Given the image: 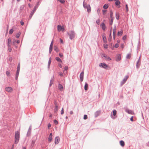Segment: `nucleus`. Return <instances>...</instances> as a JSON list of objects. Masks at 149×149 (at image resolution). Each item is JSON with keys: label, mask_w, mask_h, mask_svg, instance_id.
<instances>
[{"label": "nucleus", "mask_w": 149, "mask_h": 149, "mask_svg": "<svg viewBox=\"0 0 149 149\" xmlns=\"http://www.w3.org/2000/svg\"><path fill=\"white\" fill-rule=\"evenodd\" d=\"M120 145L122 146H124L125 145V143L124 141H121L120 142Z\"/></svg>", "instance_id": "nucleus-23"}, {"label": "nucleus", "mask_w": 149, "mask_h": 149, "mask_svg": "<svg viewBox=\"0 0 149 149\" xmlns=\"http://www.w3.org/2000/svg\"><path fill=\"white\" fill-rule=\"evenodd\" d=\"M126 10L127 12H128V8L127 6V5L126 4Z\"/></svg>", "instance_id": "nucleus-46"}, {"label": "nucleus", "mask_w": 149, "mask_h": 149, "mask_svg": "<svg viewBox=\"0 0 149 149\" xmlns=\"http://www.w3.org/2000/svg\"><path fill=\"white\" fill-rule=\"evenodd\" d=\"M99 66L100 67H103L105 69H107L108 67V65L104 63H101L99 65Z\"/></svg>", "instance_id": "nucleus-4"}, {"label": "nucleus", "mask_w": 149, "mask_h": 149, "mask_svg": "<svg viewBox=\"0 0 149 149\" xmlns=\"http://www.w3.org/2000/svg\"><path fill=\"white\" fill-rule=\"evenodd\" d=\"M84 72L83 71L82 72H81L80 75V79L81 81H82L83 80V78H84Z\"/></svg>", "instance_id": "nucleus-8"}, {"label": "nucleus", "mask_w": 149, "mask_h": 149, "mask_svg": "<svg viewBox=\"0 0 149 149\" xmlns=\"http://www.w3.org/2000/svg\"><path fill=\"white\" fill-rule=\"evenodd\" d=\"M59 55L61 57H62L63 56V55L62 53H59Z\"/></svg>", "instance_id": "nucleus-57"}, {"label": "nucleus", "mask_w": 149, "mask_h": 149, "mask_svg": "<svg viewBox=\"0 0 149 149\" xmlns=\"http://www.w3.org/2000/svg\"><path fill=\"white\" fill-rule=\"evenodd\" d=\"M19 70H19V69L17 70V72H16V77H15V79L16 80H17L18 79V75H19Z\"/></svg>", "instance_id": "nucleus-16"}, {"label": "nucleus", "mask_w": 149, "mask_h": 149, "mask_svg": "<svg viewBox=\"0 0 149 149\" xmlns=\"http://www.w3.org/2000/svg\"><path fill=\"white\" fill-rule=\"evenodd\" d=\"M126 111L129 114H133L134 112L131 110H129L128 109H126Z\"/></svg>", "instance_id": "nucleus-18"}, {"label": "nucleus", "mask_w": 149, "mask_h": 149, "mask_svg": "<svg viewBox=\"0 0 149 149\" xmlns=\"http://www.w3.org/2000/svg\"><path fill=\"white\" fill-rule=\"evenodd\" d=\"M51 62V58H49V61H48V65L49 66L50 65Z\"/></svg>", "instance_id": "nucleus-37"}, {"label": "nucleus", "mask_w": 149, "mask_h": 149, "mask_svg": "<svg viewBox=\"0 0 149 149\" xmlns=\"http://www.w3.org/2000/svg\"><path fill=\"white\" fill-rule=\"evenodd\" d=\"M121 47L122 48H124V45L123 44H122L121 45Z\"/></svg>", "instance_id": "nucleus-58"}, {"label": "nucleus", "mask_w": 149, "mask_h": 149, "mask_svg": "<svg viewBox=\"0 0 149 149\" xmlns=\"http://www.w3.org/2000/svg\"><path fill=\"white\" fill-rule=\"evenodd\" d=\"M68 34L70 38L71 39H72L74 38L75 36V33L73 31H70L68 33Z\"/></svg>", "instance_id": "nucleus-2"}, {"label": "nucleus", "mask_w": 149, "mask_h": 149, "mask_svg": "<svg viewBox=\"0 0 149 149\" xmlns=\"http://www.w3.org/2000/svg\"><path fill=\"white\" fill-rule=\"evenodd\" d=\"M48 141L49 142H51L52 140V133H50L49 136L48 138Z\"/></svg>", "instance_id": "nucleus-10"}, {"label": "nucleus", "mask_w": 149, "mask_h": 149, "mask_svg": "<svg viewBox=\"0 0 149 149\" xmlns=\"http://www.w3.org/2000/svg\"><path fill=\"white\" fill-rule=\"evenodd\" d=\"M6 74L8 76H9L10 75V73L8 71H7L6 72Z\"/></svg>", "instance_id": "nucleus-50"}, {"label": "nucleus", "mask_w": 149, "mask_h": 149, "mask_svg": "<svg viewBox=\"0 0 149 149\" xmlns=\"http://www.w3.org/2000/svg\"><path fill=\"white\" fill-rule=\"evenodd\" d=\"M35 142H36L35 140H34L32 141V142H31V146L32 147H33L34 144L35 143Z\"/></svg>", "instance_id": "nucleus-25"}, {"label": "nucleus", "mask_w": 149, "mask_h": 149, "mask_svg": "<svg viewBox=\"0 0 149 149\" xmlns=\"http://www.w3.org/2000/svg\"><path fill=\"white\" fill-rule=\"evenodd\" d=\"M54 49L56 51V52H58V48L56 46H55L54 47Z\"/></svg>", "instance_id": "nucleus-31"}, {"label": "nucleus", "mask_w": 149, "mask_h": 149, "mask_svg": "<svg viewBox=\"0 0 149 149\" xmlns=\"http://www.w3.org/2000/svg\"><path fill=\"white\" fill-rule=\"evenodd\" d=\"M117 113V111L116 110H114L113 111V115L114 116L116 115Z\"/></svg>", "instance_id": "nucleus-33"}, {"label": "nucleus", "mask_w": 149, "mask_h": 149, "mask_svg": "<svg viewBox=\"0 0 149 149\" xmlns=\"http://www.w3.org/2000/svg\"><path fill=\"white\" fill-rule=\"evenodd\" d=\"M58 74L61 76H63V74L62 72H59L58 73Z\"/></svg>", "instance_id": "nucleus-52"}, {"label": "nucleus", "mask_w": 149, "mask_h": 149, "mask_svg": "<svg viewBox=\"0 0 149 149\" xmlns=\"http://www.w3.org/2000/svg\"><path fill=\"white\" fill-rule=\"evenodd\" d=\"M131 57V54H128L126 56V58H130Z\"/></svg>", "instance_id": "nucleus-36"}, {"label": "nucleus", "mask_w": 149, "mask_h": 149, "mask_svg": "<svg viewBox=\"0 0 149 149\" xmlns=\"http://www.w3.org/2000/svg\"><path fill=\"white\" fill-rule=\"evenodd\" d=\"M127 36L126 35L124 36L123 38V40H125L126 39Z\"/></svg>", "instance_id": "nucleus-51"}, {"label": "nucleus", "mask_w": 149, "mask_h": 149, "mask_svg": "<svg viewBox=\"0 0 149 149\" xmlns=\"http://www.w3.org/2000/svg\"><path fill=\"white\" fill-rule=\"evenodd\" d=\"M101 27L103 30L105 31L106 30V26L105 25L104 23H102L101 25Z\"/></svg>", "instance_id": "nucleus-9"}, {"label": "nucleus", "mask_w": 149, "mask_h": 149, "mask_svg": "<svg viewBox=\"0 0 149 149\" xmlns=\"http://www.w3.org/2000/svg\"><path fill=\"white\" fill-rule=\"evenodd\" d=\"M52 47H51V46H50L49 50V52L50 53H51L52 51Z\"/></svg>", "instance_id": "nucleus-35"}, {"label": "nucleus", "mask_w": 149, "mask_h": 149, "mask_svg": "<svg viewBox=\"0 0 149 149\" xmlns=\"http://www.w3.org/2000/svg\"><path fill=\"white\" fill-rule=\"evenodd\" d=\"M8 50L9 52H11L12 51V48L11 47V46H8Z\"/></svg>", "instance_id": "nucleus-34"}, {"label": "nucleus", "mask_w": 149, "mask_h": 149, "mask_svg": "<svg viewBox=\"0 0 149 149\" xmlns=\"http://www.w3.org/2000/svg\"><path fill=\"white\" fill-rule=\"evenodd\" d=\"M83 6L84 8H86L87 11L88 12H90L91 11V7L89 5H85V4H84Z\"/></svg>", "instance_id": "nucleus-3"}, {"label": "nucleus", "mask_w": 149, "mask_h": 149, "mask_svg": "<svg viewBox=\"0 0 149 149\" xmlns=\"http://www.w3.org/2000/svg\"><path fill=\"white\" fill-rule=\"evenodd\" d=\"M111 39H112V36H111V33H110V35H109V41H111Z\"/></svg>", "instance_id": "nucleus-30"}, {"label": "nucleus", "mask_w": 149, "mask_h": 149, "mask_svg": "<svg viewBox=\"0 0 149 149\" xmlns=\"http://www.w3.org/2000/svg\"><path fill=\"white\" fill-rule=\"evenodd\" d=\"M130 120L132 121H133V116H132L131 118H130Z\"/></svg>", "instance_id": "nucleus-59"}, {"label": "nucleus", "mask_w": 149, "mask_h": 149, "mask_svg": "<svg viewBox=\"0 0 149 149\" xmlns=\"http://www.w3.org/2000/svg\"><path fill=\"white\" fill-rule=\"evenodd\" d=\"M100 113V111H97L96 112V113L99 115Z\"/></svg>", "instance_id": "nucleus-63"}, {"label": "nucleus", "mask_w": 149, "mask_h": 149, "mask_svg": "<svg viewBox=\"0 0 149 149\" xmlns=\"http://www.w3.org/2000/svg\"><path fill=\"white\" fill-rule=\"evenodd\" d=\"M119 45L118 44H116L115 45V47L116 48H118L119 47Z\"/></svg>", "instance_id": "nucleus-47"}, {"label": "nucleus", "mask_w": 149, "mask_h": 149, "mask_svg": "<svg viewBox=\"0 0 149 149\" xmlns=\"http://www.w3.org/2000/svg\"><path fill=\"white\" fill-rule=\"evenodd\" d=\"M108 4H104V5L103 7L104 9H106L108 8Z\"/></svg>", "instance_id": "nucleus-27"}, {"label": "nucleus", "mask_w": 149, "mask_h": 149, "mask_svg": "<svg viewBox=\"0 0 149 149\" xmlns=\"http://www.w3.org/2000/svg\"><path fill=\"white\" fill-rule=\"evenodd\" d=\"M96 23L98 24H99V23H100V20L99 19H97L96 21Z\"/></svg>", "instance_id": "nucleus-54"}, {"label": "nucleus", "mask_w": 149, "mask_h": 149, "mask_svg": "<svg viewBox=\"0 0 149 149\" xmlns=\"http://www.w3.org/2000/svg\"><path fill=\"white\" fill-rule=\"evenodd\" d=\"M113 18H111V21L110 22L109 24H110V25H112V24H113Z\"/></svg>", "instance_id": "nucleus-49"}, {"label": "nucleus", "mask_w": 149, "mask_h": 149, "mask_svg": "<svg viewBox=\"0 0 149 149\" xmlns=\"http://www.w3.org/2000/svg\"><path fill=\"white\" fill-rule=\"evenodd\" d=\"M38 5H36V6L34 7V8H36V9H37V8H38Z\"/></svg>", "instance_id": "nucleus-62"}, {"label": "nucleus", "mask_w": 149, "mask_h": 149, "mask_svg": "<svg viewBox=\"0 0 149 149\" xmlns=\"http://www.w3.org/2000/svg\"><path fill=\"white\" fill-rule=\"evenodd\" d=\"M6 91L9 92H11L13 91L12 88L10 87H7L6 88Z\"/></svg>", "instance_id": "nucleus-6"}, {"label": "nucleus", "mask_w": 149, "mask_h": 149, "mask_svg": "<svg viewBox=\"0 0 149 149\" xmlns=\"http://www.w3.org/2000/svg\"><path fill=\"white\" fill-rule=\"evenodd\" d=\"M36 8H34L33 10L32 11H34V12L35 13V12L36 11Z\"/></svg>", "instance_id": "nucleus-60"}, {"label": "nucleus", "mask_w": 149, "mask_h": 149, "mask_svg": "<svg viewBox=\"0 0 149 149\" xmlns=\"http://www.w3.org/2000/svg\"><path fill=\"white\" fill-rule=\"evenodd\" d=\"M88 117L87 115H85L84 116V119L85 120Z\"/></svg>", "instance_id": "nucleus-45"}, {"label": "nucleus", "mask_w": 149, "mask_h": 149, "mask_svg": "<svg viewBox=\"0 0 149 149\" xmlns=\"http://www.w3.org/2000/svg\"><path fill=\"white\" fill-rule=\"evenodd\" d=\"M116 26H115L113 27V37L114 39H115L116 36Z\"/></svg>", "instance_id": "nucleus-5"}, {"label": "nucleus", "mask_w": 149, "mask_h": 149, "mask_svg": "<svg viewBox=\"0 0 149 149\" xmlns=\"http://www.w3.org/2000/svg\"><path fill=\"white\" fill-rule=\"evenodd\" d=\"M102 12H103V14L104 15L105 14V13L107 12V10H102Z\"/></svg>", "instance_id": "nucleus-44"}, {"label": "nucleus", "mask_w": 149, "mask_h": 149, "mask_svg": "<svg viewBox=\"0 0 149 149\" xmlns=\"http://www.w3.org/2000/svg\"><path fill=\"white\" fill-rule=\"evenodd\" d=\"M64 113V111L63 108H62V110H61V114H62V115Z\"/></svg>", "instance_id": "nucleus-42"}, {"label": "nucleus", "mask_w": 149, "mask_h": 149, "mask_svg": "<svg viewBox=\"0 0 149 149\" xmlns=\"http://www.w3.org/2000/svg\"><path fill=\"white\" fill-rule=\"evenodd\" d=\"M60 141L59 137L58 136L56 137L55 139V144H58Z\"/></svg>", "instance_id": "nucleus-7"}, {"label": "nucleus", "mask_w": 149, "mask_h": 149, "mask_svg": "<svg viewBox=\"0 0 149 149\" xmlns=\"http://www.w3.org/2000/svg\"><path fill=\"white\" fill-rule=\"evenodd\" d=\"M139 60L137 62V63H136V67H137V68H138L139 67V66L140 65V64H139Z\"/></svg>", "instance_id": "nucleus-32"}, {"label": "nucleus", "mask_w": 149, "mask_h": 149, "mask_svg": "<svg viewBox=\"0 0 149 149\" xmlns=\"http://www.w3.org/2000/svg\"><path fill=\"white\" fill-rule=\"evenodd\" d=\"M123 33V31L121 30L120 31H118V36H121Z\"/></svg>", "instance_id": "nucleus-20"}, {"label": "nucleus", "mask_w": 149, "mask_h": 149, "mask_svg": "<svg viewBox=\"0 0 149 149\" xmlns=\"http://www.w3.org/2000/svg\"><path fill=\"white\" fill-rule=\"evenodd\" d=\"M20 138V132L18 131L15 132V143L17 144L19 142Z\"/></svg>", "instance_id": "nucleus-1"}, {"label": "nucleus", "mask_w": 149, "mask_h": 149, "mask_svg": "<svg viewBox=\"0 0 149 149\" xmlns=\"http://www.w3.org/2000/svg\"><path fill=\"white\" fill-rule=\"evenodd\" d=\"M116 5L117 6H118V8L120 7V6L119 5L120 4V2L118 0H115Z\"/></svg>", "instance_id": "nucleus-12"}, {"label": "nucleus", "mask_w": 149, "mask_h": 149, "mask_svg": "<svg viewBox=\"0 0 149 149\" xmlns=\"http://www.w3.org/2000/svg\"><path fill=\"white\" fill-rule=\"evenodd\" d=\"M117 58H116V61H120L121 59V55L120 54L117 55Z\"/></svg>", "instance_id": "nucleus-15"}, {"label": "nucleus", "mask_w": 149, "mask_h": 149, "mask_svg": "<svg viewBox=\"0 0 149 149\" xmlns=\"http://www.w3.org/2000/svg\"><path fill=\"white\" fill-rule=\"evenodd\" d=\"M103 40L104 42H107V39L106 36L104 35L102 36Z\"/></svg>", "instance_id": "nucleus-19"}, {"label": "nucleus", "mask_w": 149, "mask_h": 149, "mask_svg": "<svg viewBox=\"0 0 149 149\" xmlns=\"http://www.w3.org/2000/svg\"><path fill=\"white\" fill-rule=\"evenodd\" d=\"M56 60L58 62H62L61 60L58 57H56Z\"/></svg>", "instance_id": "nucleus-28"}, {"label": "nucleus", "mask_w": 149, "mask_h": 149, "mask_svg": "<svg viewBox=\"0 0 149 149\" xmlns=\"http://www.w3.org/2000/svg\"><path fill=\"white\" fill-rule=\"evenodd\" d=\"M57 29L59 31H61L62 29L64 30V29L60 25H58L57 26Z\"/></svg>", "instance_id": "nucleus-14"}, {"label": "nucleus", "mask_w": 149, "mask_h": 149, "mask_svg": "<svg viewBox=\"0 0 149 149\" xmlns=\"http://www.w3.org/2000/svg\"><path fill=\"white\" fill-rule=\"evenodd\" d=\"M11 38H9L8 39V46H11Z\"/></svg>", "instance_id": "nucleus-13"}, {"label": "nucleus", "mask_w": 149, "mask_h": 149, "mask_svg": "<svg viewBox=\"0 0 149 149\" xmlns=\"http://www.w3.org/2000/svg\"><path fill=\"white\" fill-rule=\"evenodd\" d=\"M34 11H31L30 15V16L29 17V19H30L32 16L33 15V14H34Z\"/></svg>", "instance_id": "nucleus-24"}, {"label": "nucleus", "mask_w": 149, "mask_h": 149, "mask_svg": "<svg viewBox=\"0 0 149 149\" xmlns=\"http://www.w3.org/2000/svg\"><path fill=\"white\" fill-rule=\"evenodd\" d=\"M113 13L112 11H110V15L111 17V18H113V17H112V16H113Z\"/></svg>", "instance_id": "nucleus-40"}, {"label": "nucleus", "mask_w": 149, "mask_h": 149, "mask_svg": "<svg viewBox=\"0 0 149 149\" xmlns=\"http://www.w3.org/2000/svg\"><path fill=\"white\" fill-rule=\"evenodd\" d=\"M88 85L87 83H85V86H84V89L85 91H87L88 90Z\"/></svg>", "instance_id": "nucleus-22"}, {"label": "nucleus", "mask_w": 149, "mask_h": 149, "mask_svg": "<svg viewBox=\"0 0 149 149\" xmlns=\"http://www.w3.org/2000/svg\"><path fill=\"white\" fill-rule=\"evenodd\" d=\"M20 64L19 63L17 67V69H19L20 70Z\"/></svg>", "instance_id": "nucleus-53"}, {"label": "nucleus", "mask_w": 149, "mask_h": 149, "mask_svg": "<svg viewBox=\"0 0 149 149\" xmlns=\"http://www.w3.org/2000/svg\"><path fill=\"white\" fill-rule=\"evenodd\" d=\"M102 57L103 58H104L105 59L108 60H110L111 59L109 57L104 54H103L102 55Z\"/></svg>", "instance_id": "nucleus-11"}, {"label": "nucleus", "mask_w": 149, "mask_h": 149, "mask_svg": "<svg viewBox=\"0 0 149 149\" xmlns=\"http://www.w3.org/2000/svg\"><path fill=\"white\" fill-rule=\"evenodd\" d=\"M128 77L127 76H126V77H125V78H124L123 80L124 81L123 84L126 81V80L128 78Z\"/></svg>", "instance_id": "nucleus-29"}, {"label": "nucleus", "mask_w": 149, "mask_h": 149, "mask_svg": "<svg viewBox=\"0 0 149 149\" xmlns=\"http://www.w3.org/2000/svg\"><path fill=\"white\" fill-rule=\"evenodd\" d=\"M58 87L60 91L63 90V86L61 84H59L58 86Z\"/></svg>", "instance_id": "nucleus-17"}, {"label": "nucleus", "mask_w": 149, "mask_h": 149, "mask_svg": "<svg viewBox=\"0 0 149 149\" xmlns=\"http://www.w3.org/2000/svg\"><path fill=\"white\" fill-rule=\"evenodd\" d=\"M68 66H65V68H64V72H63L64 74L67 73V71H66V70H68Z\"/></svg>", "instance_id": "nucleus-21"}, {"label": "nucleus", "mask_w": 149, "mask_h": 149, "mask_svg": "<svg viewBox=\"0 0 149 149\" xmlns=\"http://www.w3.org/2000/svg\"><path fill=\"white\" fill-rule=\"evenodd\" d=\"M13 29H10L9 32V33L10 34H12L13 33Z\"/></svg>", "instance_id": "nucleus-43"}, {"label": "nucleus", "mask_w": 149, "mask_h": 149, "mask_svg": "<svg viewBox=\"0 0 149 149\" xmlns=\"http://www.w3.org/2000/svg\"><path fill=\"white\" fill-rule=\"evenodd\" d=\"M54 122L56 125H57L58 123V122L56 120H54Z\"/></svg>", "instance_id": "nucleus-39"}, {"label": "nucleus", "mask_w": 149, "mask_h": 149, "mask_svg": "<svg viewBox=\"0 0 149 149\" xmlns=\"http://www.w3.org/2000/svg\"><path fill=\"white\" fill-rule=\"evenodd\" d=\"M116 18L117 20L119 19V15L118 13H116Z\"/></svg>", "instance_id": "nucleus-26"}, {"label": "nucleus", "mask_w": 149, "mask_h": 149, "mask_svg": "<svg viewBox=\"0 0 149 149\" xmlns=\"http://www.w3.org/2000/svg\"><path fill=\"white\" fill-rule=\"evenodd\" d=\"M70 113L71 115H72L73 114V113L72 111H70Z\"/></svg>", "instance_id": "nucleus-61"}, {"label": "nucleus", "mask_w": 149, "mask_h": 149, "mask_svg": "<svg viewBox=\"0 0 149 149\" xmlns=\"http://www.w3.org/2000/svg\"><path fill=\"white\" fill-rule=\"evenodd\" d=\"M14 144H13L12 145V148H11V149H13L14 148Z\"/></svg>", "instance_id": "nucleus-64"}, {"label": "nucleus", "mask_w": 149, "mask_h": 149, "mask_svg": "<svg viewBox=\"0 0 149 149\" xmlns=\"http://www.w3.org/2000/svg\"><path fill=\"white\" fill-rule=\"evenodd\" d=\"M104 48L107 49L108 48V46L107 44H105L104 45Z\"/></svg>", "instance_id": "nucleus-38"}, {"label": "nucleus", "mask_w": 149, "mask_h": 149, "mask_svg": "<svg viewBox=\"0 0 149 149\" xmlns=\"http://www.w3.org/2000/svg\"><path fill=\"white\" fill-rule=\"evenodd\" d=\"M19 33H17L16 34V37L17 38H18L19 37Z\"/></svg>", "instance_id": "nucleus-48"}, {"label": "nucleus", "mask_w": 149, "mask_h": 149, "mask_svg": "<svg viewBox=\"0 0 149 149\" xmlns=\"http://www.w3.org/2000/svg\"><path fill=\"white\" fill-rule=\"evenodd\" d=\"M53 41L52 40V42H51V43L50 45V46H51V47H53Z\"/></svg>", "instance_id": "nucleus-55"}, {"label": "nucleus", "mask_w": 149, "mask_h": 149, "mask_svg": "<svg viewBox=\"0 0 149 149\" xmlns=\"http://www.w3.org/2000/svg\"><path fill=\"white\" fill-rule=\"evenodd\" d=\"M58 1L62 3H64L65 2L64 0H58Z\"/></svg>", "instance_id": "nucleus-41"}, {"label": "nucleus", "mask_w": 149, "mask_h": 149, "mask_svg": "<svg viewBox=\"0 0 149 149\" xmlns=\"http://www.w3.org/2000/svg\"><path fill=\"white\" fill-rule=\"evenodd\" d=\"M20 23L22 25H23L24 24V23L22 21H21L20 22Z\"/></svg>", "instance_id": "nucleus-56"}]
</instances>
